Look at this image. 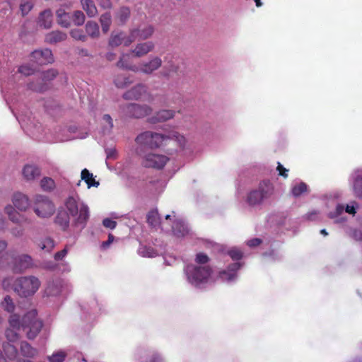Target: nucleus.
Listing matches in <instances>:
<instances>
[{
  "instance_id": "obj_42",
  "label": "nucleus",
  "mask_w": 362,
  "mask_h": 362,
  "mask_svg": "<svg viewBox=\"0 0 362 362\" xmlns=\"http://www.w3.org/2000/svg\"><path fill=\"white\" fill-rule=\"evenodd\" d=\"M132 82L133 80L129 76L122 74L117 75L114 79L115 85L119 88H124Z\"/></svg>"
},
{
  "instance_id": "obj_31",
  "label": "nucleus",
  "mask_w": 362,
  "mask_h": 362,
  "mask_svg": "<svg viewBox=\"0 0 362 362\" xmlns=\"http://www.w3.org/2000/svg\"><path fill=\"white\" fill-rule=\"evenodd\" d=\"M56 18L58 25L61 27L67 28L71 25V16L63 8L57 10Z\"/></svg>"
},
{
  "instance_id": "obj_19",
  "label": "nucleus",
  "mask_w": 362,
  "mask_h": 362,
  "mask_svg": "<svg viewBox=\"0 0 362 362\" xmlns=\"http://www.w3.org/2000/svg\"><path fill=\"white\" fill-rule=\"evenodd\" d=\"M100 310V308L97 300L93 298L81 305V319L84 321L93 320Z\"/></svg>"
},
{
  "instance_id": "obj_32",
  "label": "nucleus",
  "mask_w": 362,
  "mask_h": 362,
  "mask_svg": "<svg viewBox=\"0 0 362 362\" xmlns=\"http://www.w3.org/2000/svg\"><path fill=\"white\" fill-rule=\"evenodd\" d=\"M52 12L50 9H45L40 13L38 18V25L40 27L49 29L52 24Z\"/></svg>"
},
{
  "instance_id": "obj_41",
  "label": "nucleus",
  "mask_w": 362,
  "mask_h": 362,
  "mask_svg": "<svg viewBox=\"0 0 362 362\" xmlns=\"http://www.w3.org/2000/svg\"><path fill=\"white\" fill-rule=\"evenodd\" d=\"M81 177V180L87 184L88 188L97 187L100 185L99 182L94 179L93 173H90L86 168L82 170Z\"/></svg>"
},
{
  "instance_id": "obj_29",
  "label": "nucleus",
  "mask_w": 362,
  "mask_h": 362,
  "mask_svg": "<svg viewBox=\"0 0 362 362\" xmlns=\"http://www.w3.org/2000/svg\"><path fill=\"white\" fill-rule=\"evenodd\" d=\"M35 73V69L30 64H23L18 67V72L14 74L11 78L19 83H24V76H31Z\"/></svg>"
},
{
  "instance_id": "obj_62",
  "label": "nucleus",
  "mask_w": 362,
  "mask_h": 362,
  "mask_svg": "<svg viewBox=\"0 0 362 362\" xmlns=\"http://www.w3.org/2000/svg\"><path fill=\"white\" fill-rule=\"evenodd\" d=\"M68 248L66 246L63 250L56 252L54 255V259L55 261H62L67 255Z\"/></svg>"
},
{
  "instance_id": "obj_39",
  "label": "nucleus",
  "mask_w": 362,
  "mask_h": 362,
  "mask_svg": "<svg viewBox=\"0 0 362 362\" xmlns=\"http://www.w3.org/2000/svg\"><path fill=\"white\" fill-rule=\"evenodd\" d=\"M87 36L91 38H98L100 36V28L98 24L93 21H89L85 25Z\"/></svg>"
},
{
  "instance_id": "obj_1",
  "label": "nucleus",
  "mask_w": 362,
  "mask_h": 362,
  "mask_svg": "<svg viewBox=\"0 0 362 362\" xmlns=\"http://www.w3.org/2000/svg\"><path fill=\"white\" fill-rule=\"evenodd\" d=\"M70 216L73 217L71 225L77 231L81 232L86 228L90 217L89 208L78 197L70 196L66 199L64 206L57 209L54 223L63 231H68Z\"/></svg>"
},
{
  "instance_id": "obj_48",
  "label": "nucleus",
  "mask_w": 362,
  "mask_h": 362,
  "mask_svg": "<svg viewBox=\"0 0 362 362\" xmlns=\"http://www.w3.org/2000/svg\"><path fill=\"white\" fill-rule=\"evenodd\" d=\"M40 187L45 192H52L54 189L56 185L53 179L45 177L40 181Z\"/></svg>"
},
{
  "instance_id": "obj_27",
  "label": "nucleus",
  "mask_w": 362,
  "mask_h": 362,
  "mask_svg": "<svg viewBox=\"0 0 362 362\" xmlns=\"http://www.w3.org/2000/svg\"><path fill=\"white\" fill-rule=\"evenodd\" d=\"M22 175L26 181H33L40 177L41 169L35 164H26L22 170Z\"/></svg>"
},
{
  "instance_id": "obj_16",
  "label": "nucleus",
  "mask_w": 362,
  "mask_h": 362,
  "mask_svg": "<svg viewBox=\"0 0 362 362\" xmlns=\"http://www.w3.org/2000/svg\"><path fill=\"white\" fill-rule=\"evenodd\" d=\"M348 181L354 197L357 199H362V169L354 170L350 174Z\"/></svg>"
},
{
  "instance_id": "obj_64",
  "label": "nucleus",
  "mask_w": 362,
  "mask_h": 362,
  "mask_svg": "<svg viewBox=\"0 0 362 362\" xmlns=\"http://www.w3.org/2000/svg\"><path fill=\"white\" fill-rule=\"evenodd\" d=\"M103 225L104 227L110 229H115L117 226V222L109 218H105L103 220Z\"/></svg>"
},
{
  "instance_id": "obj_17",
  "label": "nucleus",
  "mask_w": 362,
  "mask_h": 362,
  "mask_svg": "<svg viewBox=\"0 0 362 362\" xmlns=\"http://www.w3.org/2000/svg\"><path fill=\"white\" fill-rule=\"evenodd\" d=\"M30 59L38 65H45L54 62V57L50 49H40L32 52Z\"/></svg>"
},
{
  "instance_id": "obj_8",
  "label": "nucleus",
  "mask_w": 362,
  "mask_h": 362,
  "mask_svg": "<svg viewBox=\"0 0 362 362\" xmlns=\"http://www.w3.org/2000/svg\"><path fill=\"white\" fill-rule=\"evenodd\" d=\"M12 112L27 134L35 138L39 137L42 132V125L35 120V118L30 113L22 111L18 115H16L13 110Z\"/></svg>"
},
{
  "instance_id": "obj_5",
  "label": "nucleus",
  "mask_w": 362,
  "mask_h": 362,
  "mask_svg": "<svg viewBox=\"0 0 362 362\" xmlns=\"http://www.w3.org/2000/svg\"><path fill=\"white\" fill-rule=\"evenodd\" d=\"M34 267L33 257L28 254L6 252L0 258V269H9L15 274H21Z\"/></svg>"
},
{
  "instance_id": "obj_52",
  "label": "nucleus",
  "mask_w": 362,
  "mask_h": 362,
  "mask_svg": "<svg viewBox=\"0 0 362 362\" xmlns=\"http://www.w3.org/2000/svg\"><path fill=\"white\" fill-rule=\"evenodd\" d=\"M70 35L74 40L81 42H86L88 39L87 35L82 29L80 28H74L71 30Z\"/></svg>"
},
{
  "instance_id": "obj_44",
  "label": "nucleus",
  "mask_w": 362,
  "mask_h": 362,
  "mask_svg": "<svg viewBox=\"0 0 362 362\" xmlns=\"http://www.w3.org/2000/svg\"><path fill=\"white\" fill-rule=\"evenodd\" d=\"M4 351L6 357L11 360H15L18 356V350L17 348L11 344V343H4L3 344Z\"/></svg>"
},
{
  "instance_id": "obj_25",
  "label": "nucleus",
  "mask_w": 362,
  "mask_h": 362,
  "mask_svg": "<svg viewBox=\"0 0 362 362\" xmlns=\"http://www.w3.org/2000/svg\"><path fill=\"white\" fill-rule=\"evenodd\" d=\"M162 59L159 57H153L148 62H144L140 65V72L151 74L162 66Z\"/></svg>"
},
{
  "instance_id": "obj_59",
  "label": "nucleus",
  "mask_w": 362,
  "mask_h": 362,
  "mask_svg": "<svg viewBox=\"0 0 362 362\" xmlns=\"http://www.w3.org/2000/svg\"><path fill=\"white\" fill-rule=\"evenodd\" d=\"M16 329H7L6 330V337L9 341H15L18 338V334Z\"/></svg>"
},
{
  "instance_id": "obj_46",
  "label": "nucleus",
  "mask_w": 362,
  "mask_h": 362,
  "mask_svg": "<svg viewBox=\"0 0 362 362\" xmlns=\"http://www.w3.org/2000/svg\"><path fill=\"white\" fill-rule=\"evenodd\" d=\"M147 223L152 227H156L160 224L159 214L157 210H152L147 214Z\"/></svg>"
},
{
  "instance_id": "obj_54",
  "label": "nucleus",
  "mask_w": 362,
  "mask_h": 362,
  "mask_svg": "<svg viewBox=\"0 0 362 362\" xmlns=\"http://www.w3.org/2000/svg\"><path fill=\"white\" fill-rule=\"evenodd\" d=\"M1 305L4 308V309L8 313H12L15 309V305L13 302V300L11 298V296L8 295L4 297V300L1 302Z\"/></svg>"
},
{
  "instance_id": "obj_28",
  "label": "nucleus",
  "mask_w": 362,
  "mask_h": 362,
  "mask_svg": "<svg viewBox=\"0 0 362 362\" xmlns=\"http://www.w3.org/2000/svg\"><path fill=\"white\" fill-rule=\"evenodd\" d=\"M175 115V111L173 110H160L155 113L153 116L148 118V122L151 124H156L165 122L172 119Z\"/></svg>"
},
{
  "instance_id": "obj_26",
  "label": "nucleus",
  "mask_w": 362,
  "mask_h": 362,
  "mask_svg": "<svg viewBox=\"0 0 362 362\" xmlns=\"http://www.w3.org/2000/svg\"><path fill=\"white\" fill-rule=\"evenodd\" d=\"M172 230L174 235L177 238H184L190 233L188 223L183 219L175 220L172 226Z\"/></svg>"
},
{
  "instance_id": "obj_38",
  "label": "nucleus",
  "mask_w": 362,
  "mask_h": 362,
  "mask_svg": "<svg viewBox=\"0 0 362 362\" xmlns=\"http://www.w3.org/2000/svg\"><path fill=\"white\" fill-rule=\"evenodd\" d=\"M81 4L88 17L93 18L98 14L97 7L93 0H81Z\"/></svg>"
},
{
  "instance_id": "obj_12",
  "label": "nucleus",
  "mask_w": 362,
  "mask_h": 362,
  "mask_svg": "<svg viewBox=\"0 0 362 362\" xmlns=\"http://www.w3.org/2000/svg\"><path fill=\"white\" fill-rule=\"evenodd\" d=\"M136 362H165V360L157 349L149 346H141L136 350Z\"/></svg>"
},
{
  "instance_id": "obj_20",
  "label": "nucleus",
  "mask_w": 362,
  "mask_h": 362,
  "mask_svg": "<svg viewBox=\"0 0 362 362\" xmlns=\"http://www.w3.org/2000/svg\"><path fill=\"white\" fill-rule=\"evenodd\" d=\"M148 94V88L146 85L143 83H138L130 90L126 91L122 97L128 100H138L141 99Z\"/></svg>"
},
{
  "instance_id": "obj_23",
  "label": "nucleus",
  "mask_w": 362,
  "mask_h": 362,
  "mask_svg": "<svg viewBox=\"0 0 362 362\" xmlns=\"http://www.w3.org/2000/svg\"><path fill=\"white\" fill-rule=\"evenodd\" d=\"M8 219L13 223L21 225L29 223V219L24 215L20 214L12 205L8 204L4 208Z\"/></svg>"
},
{
  "instance_id": "obj_7",
  "label": "nucleus",
  "mask_w": 362,
  "mask_h": 362,
  "mask_svg": "<svg viewBox=\"0 0 362 362\" xmlns=\"http://www.w3.org/2000/svg\"><path fill=\"white\" fill-rule=\"evenodd\" d=\"M187 282L196 288H203L212 274V269L206 265L187 264L184 269Z\"/></svg>"
},
{
  "instance_id": "obj_30",
  "label": "nucleus",
  "mask_w": 362,
  "mask_h": 362,
  "mask_svg": "<svg viewBox=\"0 0 362 362\" xmlns=\"http://www.w3.org/2000/svg\"><path fill=\"white\" fill-rule=\"evenodd\" d=\"M154 47L155 44L152 41L140 42L136 45L134 49L132 50V52L135 57H141L151 52Z\"/></svg>"
},
{
  "instance_id": "obj_14",
  "label": "nucleus",
  "mask_w": 362,
  "mask_h": 362,
  "mask_svg": "<svg viewBox=\"0 0 362 362\" xmlns=\"http://www.w3.org/2000/svg\"><path fill=\"white\" fill-rule=\"evenodd\" d=\"M139 156L142 158L141 163L145 168L156 169H162L169 160V158L164 155L152 153H146Z\"/></svg>"
},
{
  "instance_id": "obj_36",
  "label": "nucleus",
  "mask_w": 362,
  "mask_h": 362,
  "mask_svg": "<svg viewBox=\"0 0 362 362\" xmlns=\"http://www.w3.org/2000/svg\"><path fill=\"white\" fill-rule=\"evenodd\" d=\"M130 15V8L127 6H122L116 12L115 18L118 20L119 25H124L129 21Z\"/></svg>"
},
{
  "instance_id": "obj_51",
  "label": "nucleus",
  "mask_w": 362,
  "mask_h": 362,
  "mask_svg": "<svg viewBox=\"0 0 362 362\" xmlns=\"http://www.w3.org/2000/svg\"><path fill=\"white\" fill-rule=\"evenodd\" d=\"M71 20L76 26H81L85 23L86 16L83 11L77 10L71 15Z\"/></svg>"
},
{
  "instance_id": "obj_3",
  "label": "nucleus",
  "mask_w": 362,
  "mask_h": 362,
  "mask_svg": "<svg viewBox=\"0 0 362 362\" xmlns=\"http://www.w3.org/2000/svg\"><path fill=\"white\" fill-rule=\"evenodd\" d=\"M9 324L14 329H22L26 332L27 337L30 339L35 338L43 326L42 321L37 317L36 310L27 312L21 319L17 314L11 315L9 318Z\"/></svg>"
},
{
  "instance_id": "obj_61",
  "label": "nucleus",
  "mask_w": 362,
  "mask_h": 362,
  "mask_svg": "<svg viewBox=\"0 0 362 362\" xmlns=\"http://www.w3.org/2000/svg\"><path fill=\"white\" fill-rule=\"evenodd\" d=\"M58 266H59L58 264H57L54 262H52V261H48V262H45L43 263L42 268L45 269L49 270V271L54 272V271H57Z\"/></svg>"
},
{
  "instance_id": "obj_57",
  "label": "nucleus",
  "mask_w": 362,
  "mask_h": 362,
  "mask_svg": "<svg viewBox=\"0 0 362 362\" xmlns=\"http://www.w3.org/2000/svg\"><path fill=\"white\" fill-rule=\"evenodd\" d=\"M33 4L30 1H23L20 4V10L23 16L27 15L33 8Z\"/></svg>"
},
{
  "instance_id": "obj_2",
  "label": "nucleus",
  "mask_w": 362,
  "mask_h": 362,
  "mask_svg": "<svg viewBox=\"0 0 362 362\" xmlns=\"http://www.w3.org/2000/svg\"><path fill=\"white\" fill-rule=\"evenodd\" d=\"M168 140L177 141L180 146L185 144V138L177 132H173L168 134H160L151 131H146L140 133L135 139L137 144L136 153L138 156L148 153L147 150L160 148L163 142Z\"/></svg>"
},
{
  "instance_id": "obj_33",
  "label": "nucleus",
  "mask_w": 362,
  "mask_h": 362,
  "mask_svg": "<svg viewBox=\"0 0 362 362\" xmlns=\"http://www.w3.org/2000/svg\"><path fill=\"white\" fill-rule=\"evenodd\" d=\"M128 38V35H126L123 32L117 33H112L109 39L108 45L112 47H116L122 44L125 47H129L130 45H126V40Z\"/></svg>"
},
{
  "instance_id": "obj_50",
  "label": "nucleus",
  "mask_w": 362,
  "mask_h": 362,
  "mask_svg": "<svg viewBox=\"0 0 362 362\" xmlns=\"http://www.w3.org/2000/svg\"><path fill=\"white\" fill-rule=\"evenodd\" d=\"M303 218L309 221L321 222L322 221V216L318 210H313L303 216Z\"/></svg>"
},
{
  "instance_id": "obj_4",
  "label": "nucleus",
  "mask_w": 362,
  "mask_h": 362,
  "mask_svg": "<svg viewBox=\"0 0 362 362\" xmlns=\"http://www.w3.org/2000/svg\"><path fill=\"white\" fill-rule=\"evenodd\" d=\"M40 285L39 279L33 276H21L16 279L8 277L2 281V286L5 289L11 288L19 296L23 298L33 296L38 290Z\"/></svg>"
},
{
  "instance_id": "obj_22",
  "label": "nucleus",
  "mask_w": 362,
  "mask_h": 362,
  "mask_svg": "<svg viewBox=\"0 0 362 362\" xmlns=\"http://www.w3.org/2000/svg\"><path fill=\"white\" fill-rule=\"evenodd\" d=\"M165 185L166 184L164 181L156 179L146 182L144 189L147 195L156 197L163 192Z\"/></svg>"
},
{
  "instance_id": "obj_63",
  "label": "nucleus",
  "mask_w": 362,
  "mask_h": 362,
  "mask_svg": "<svg viewBox=\"0 0 362 362\" xmlns=\"http://www.w3.org/2000/svg\"><path fill=\"white\" fill-rule=\"evenodd\" d=\"M10 233L13 237L20 238L23 235L24 230L20 226H16L11 228Z\"/></svg>"
},
{
  "instance_id": "obj_24",
  "label": "nucleus",
  "mask_w": 362,
  "mask_h": 362,
  "mask_svg": "<svg viewBox=\"0 0 362 362\" xmlns=\"http://www.w3.org/2000/svg\"><path fill=\"white\" fill-rule=\"evenodd\" d=\"M21 85L22 83L13 81L11 78L9 79L7 84L1 83V86L2 91H6L4 98L8 104L14 103L16 102L15 98H13L12 93H10V90L14 89L16 90L17 92H19V89L21 88ZM13 95H15V93H13Z\"/></svg>"
},
{
  "instance_id": "obj_56",
  "label": "nucleus",
  "mask_w": 362,
  "mask_h": 362,
  "mask_svg": "<svg viewBox=\"0 0 362 362\" xmlns=\"http://www.w3.org/2000/svg\"><path fill=\"white\" fill-rule=\"evenodd\" d=\"M348 235L356 241H362V231L357 228H349L346 231Z\"/></svg>"
},
{
  "instance_id": "obj_10",
  "label": "nucleus",
  "mask_w": 362,
  "mask_h": 362,
  "mask_svg": "<svg viewBox=\"0 0 362 362\" xmlns=\"http://www.w3.org/2000/svg\"><path fill=\"white\" fill-rule=\"evenodd\" d=\"M59 74L55 69H49L40 74V77L27 83V88L35 92L43 93L48 89L47 82L52 81Z\"/></svg>"
},
{
  "instance_id": "obj_53",
  "label": "nucleus",
  "mask_w": 362,
  "mask_h": 362,
  "mask_svg": "<svg viewBox=\"0 0 362 362\" xmlns=\"http://www.w3.org/2000/svg\"><path fill=\"white\" fill-rule=\"evenodd\" d=\"M66 357V352L60 350L54 352L51 356H47V359L49 362H64Z\"/></svg>"
},
{
  "instance_id": "obj_37",
  "label": "nucleus",
  "mask_w": 362,
  "mask_h": 362,
  "mask_svg": "<svg viewBox=\"0 0 362 362\" xmlns=\"http://www.w3.org/2000/svg\"><path fill=\"white\" fill-rule=\"evenodd\" d=\"M308 186L304 182H296L292 184L291 193L294 198H298L303 193L307 192Z\"/></svg>"
},
{
  "instance_id": "obj_43",
  "label": "nucleus",
  "mask_w": 362,
  "mask_h": 362,
  "mask_svg": "<svg viewBox=\"0 0 362 362\" xmlns=\"http://www.w3.org/2000/svg\"><path fill=\"white\" fill-rule=\"evenodd\" d=\"M100 23L101 25L102 30L104 33H107L112 24V16L110 12H105L100 17Z\"/></svg>"
},
{
  "instance_id": "obj_6",
  "label": "nucleus",
  "mask_w": 362,
  "mask_h": 362,
  "mask_svg": "<svg viewBox=\"0 0 362 362\" xmlns=\"http://www.w3.org/2000/svg\"><path fill=\"white\" fill-rule=\"evenodd\" d=\"M274 186L269 179L261 180L247 193L245 202L250 207H258L267 202L274 194Z\"/></svg>"
},
{
  "instance_id": "obj_58",
  "label": "nucleus",
  "mask_w": 362,
  "mask_h": 362,
  "mask_svg": "<svg viewBox=\"0 0 362 362\" xmlns=\"http://www.w3.org/2000/svg\"><path fill=\"white\" fill-rule=\"evenodd\" d=\"M359 207V204L355 202L352 201L349 204H347L344 210L346 213L352 215H355L356 213V209Z\"/></svg>"
},
{
  "instance_id": "obj_34",
  "label": "nucleus",
  "mask_w": 362,
  "mask_h": 362,
  "mask_svg": "<svg viewBox=\"0 0 362 362\" xmlns=\"http://www.w3.org/2000/svg\"><path fill=\"white\" fill-rule=\"evenodd\" d=\"M35 245L45 252L49 253L54 248L56 244L50 237H44L39 240L35 241Z\"/></svg>"
},
{
  "instance_id": "obj_11",
  "label": "nucleus",
  "mask_w": 362,
  "mask_h": 362,
  "mask_svg": "<svg viewBox=\"0 0 362 362\" xmlns=\"http://www.w3.org/2000/svg\"><path fill=\"white\" fill-rule=\"evenodd\" d=\"M154 32L155 28L153 25L141 23L136 28L129 30V35L126 40V45H131L136 40H146L153 35Z\"/></svg>"
},
{
  "instance_id": "obj_55",
  "label": "nucleus",
  "mask_w": 362,
  "mask_h": 362,
  "mask_svg": "<svg viewBox=\"0 0 362 362\" xmlns=\"http://www.w3.org/2000/svg\"><path fill=\"white\" fill-rule=\"evenodd\" d=\"M227 254L233 261H239L243 257V252L237 247H233L227 251Z\"/></svg>"
},
{
  "instance_id": "obj_60",
  "label": "nucleus",
  "mask_w": 362,
  "mask_h": 362,
  "mask_svg": "<svg viewBox=\"0 0 362 362\" xmlns=\"http://www.w3.org/2000/svg\"><path fill=\"white\" fill-rule=\"evenodd\" d=\"M209 260V257L204 253L200 252L196 255L195 262L199 264H205Z\"/></svg>"
},
{
  "instance_id": "obj_21",
  "label": "nucleus",
  "mask_w": 362,
  "mask_h": 362,
  "mask_svg": "<svg viewBox=\"0 0 362 362\" xmlns=\"http://www.w3.org/2000/svg\"><path fill=\"white\" fill-rule=\"evenodd\" d=\"M11 201L13 204V206L22 212L26 211L30 206V202L28 197L20 192L13 193Z\"/></svg>"
},
{
  "instance_id": "obj_47",
  "label": "nucleus",
  "mask_w": 362,
  "mask_h": 362,
  "mask_svg": "<svg viewBox=\"0 0 362 362\" xmlns=\"http://www.w3.org/2000/svg\"><path fill=\"white\" fill-rule=\"evenodd\" d=\"M22 354L26 357H33L37 354V350L33 348L27 341H22L21 344Z\"/></svg>"
},
{
  "instance_id": "obj_15",
  "label": "nucleus",
  "mask_w": 362,
  "mask_h": 362,
  "mask_svg": "<svg viewBox=\"0 0 362 362\" xmlns=\"http://www.w3.org/2000/svg\"><path fill=\"white\" fill-rule=\"evenodd\" d=\"M243 263L236 262L230 264L226 269L219 272L218 278L227 284H232L237 281L238 272L243 267Z\"/></svg>"
},
{
  "instance_id": "obj_13",
  "label": "nucleus",
  "mask_w": 362,
  "mask_h": 362,
  "mask_svg": "<svg viewBox=\"0 0 362 362\" xmlns=\"http://www.w3.org/2000/svg\"><path fill=\"white\" fill-rule=\"evenodd\" d=\"M122 110L125 115L129 117L140 119L149 115L153 109L148 105L129 103L125 105Z\"/></svg>"
},
{
  "instance_id": "obj_18",
  "label": "nucleus",
  "mask_w": 362,
  "mask_h": 362,
  "mask_svg": "<svg viewBox=\"0 0 362 362\" xmlns=\"http://www.w3.org/2000/svg\"><path fill=\"white\" fill-rule=\"evenodd\" d=\"M68 289L69 285L64 280L57 279L48 283L45 293L47 296H58L64 295Z\"/></svg>"
},
{
  "instance_id": "obj_35",
  "label": "nucleus",
  "mask_w": 362,
  "mask_h": 362,
  "mask_svg": "<svg viewBox=\"0 0 362 362\" xmlns=\"http://www.w3.org/2000/svg\"><path fill=\"white\" fill-rule=\"evenodd\" d=\"M67 37L65 33L60 30H54L45 35V41L49 44H56L64 41Z\"/></svg>"
},
{
  "instance_id": "obj_9",
  "label": "nucleus",
  "mask_w": 362,
  "mask_h": 362,
  "mask_svg": "<svg viewBox=\"0 0 362 362\" xmlns=\"http://www.w3.org/2000/svg\"><path fill=\"white\" fill-rule=\"evenodd\" d=\"M32 208L35 214L41 218H49L55 211L53 202L47 196L42 194L34 197Z\"/></svg>"
},
{
  "instance_id": "obj_45",
  "label": "nucleus",
  "mask_w": 362,
  "mask_h": 362,
  "mask_svg": "<svg viewBox=\"0 0 362 362\" xmlns=\"http://www.w3.org/2000/svg\"><path fill=\"white\" fill-rule=\"evenodd\" d=\"M138 254L142 257H155L158 253L157 251L153 248L152 247L148 246H140L138 249Z\"/></svg>"
},
{
  "instance_id": "obj_49",
  "label": "nucleus",
  "mask_w": 362,
  "mask_h": 362,
  "mask_svg": "<svg viewBox=\"0 0 362 362\" xmlns=\"http://www.w3.org/2000/svg\"><path fill=\"white\" fill-rule=\"evenodd\" d=\"M103 121L106 123L104 124L102 129L103 134H110L113 128V120L111 116L108 114H105L103 116Z\"/></svg>"
},
{
  "instance_id": "obj_40",
  "label": "nucleus",
  "mask_w": 362,
  "mask_h": 362,
  "mask_svg": "<svg viewBox=\"0 0 362 362\" xmlns=\"http://www.w3.org/2000/svg\"><path fill=\"white\" fill-rule=\"evenodd\" d=\"M344 207L342 204H337L334 211H330L328 214V217L331 219H334L335 223H341L346 221V217L338 218L344 211Z\"/></svg>"
}]
</instances>
